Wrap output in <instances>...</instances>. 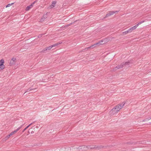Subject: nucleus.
<instances>
[{
	"label": "nucleus",
	"instance_id": "1",
	"mask_svg": "<svg viewBox=\"0 0 151 151\" xmlns=\"http://www.w3.org/2000/svg\"><path fill=\"white\" fill-rule=\"evenodd\" d=\"M125 103L123 102L116 106L110 111V114L114 115L117 113L119 110L124 106Z\"/></svg>",
	"mask_w": 151,
	"mask_h": 151
},
{
	"label": "nucleus",
	"instance_id": "2",
	"mask_svg": "<svg viewBox=\"0 0 151 151\" xmlns=\"http://www.w3.org/2000/svg\"><path fill=\"white\" fill-rule=\"evenodd\" d=\"M5 63L4 60V59H2L0 60V70H3L5 68V65H4Z\"/></svg>",
	"mask_w": 151,
	"mask_h": 151
},
{
	"label": "nucleus",
	"instance_id": "3",
	"mask_svg": "<svg viewBox=\"0 0 151 151\" xmlns=\"http://www.w3.org/2000/svg\"><path fill=\"white\" fill-rule=\"evenodd\" d=\"M62 43V42H59L58 43H56L55 44L52 45H51L47 47H46L45 48V50H50L52 47H55L59 45L60 44Z\"/></svg>",
	"mask_w": 151,
	"mask_h": 151
},
{
	"label": "nucleus",
	"instance_id": "4",
	"mask_svg": "<svg viewBox=\"0 0 151 151\" xmlns=\"http://www.w3.org/2000/svg\"><path fill=\"white\" fill-rule=\"evenodd\" d=\"M17 59L15 58H12L10 61L9 65L10 66H12L16 63Z\"/></svg>",
	"mask_w": 151,
	"mask_h": 151
},
{
	"label": "nucleus",
	"instance_id": "5",
	"mask_svg": "<svg viewBox=\"0 0 151 151\" xmlns=\"http://www.w3.org/2000/svg\"><path fill=\"white\" fill-rule=\"evenodd\" d=\"M118 12L117 11H116L115 12L109 11L108 12V13L106 15L105 17H109L111 15H113L114 14L117 13Z\"/></svg>",
	"mask_w": 151,
	"mask_h": 151
},
{
	"label": "nucleus",
	"instance_id": "6",
	"mask_svg": "<svg viewBox=\"0 0 151 151\" xmlns=\"http://www.w3.org/2000/svg\"><path fill=\"white\" fill-rule=\"evenodd\" d=\"M107 42V40L106 39L102 40H101L100 42H99L98 43H97L96 44H95L94 45H92V46H95L97 45H100L101 44H103L104 43H106Z\"/></svg>",
	"mask_w": 151,
	"mask_h": 151
},
{
	"label": "nucleus",
	"instance_id": "7",
	"mask_svg": "<svg viewBox=\"0 0 151 151\" xmlns=\"http://www.w3.org/2000/svg\"><path fill=\"white\" fill-rule=\"evenodd\" d=\"M48 15L47 13L44 14L40 20L41 22H43L47 17Z\"/></svg>",
	"mask_w": 151,
	"mask_h": 151
},
{
	"label": "nucleus",
	"instance_id": "8",
	"mask_svg": "<svg viewBox=\"0 0 151 151\" xmlns=\"http://www.w3.org/2000/svg\"><path fill=\"white\" fill-rule=\"evenodd\" d=\"M36 2V1L32 3L29 6H27L25 10L26 11H28L29 10L31 9L32 8L33 6V5L35 2Z\"/></svg>",
	"mask_w": 151,
	"mask_h": 151
},
{
	"label": "nucleus",
	"instance_id": "9",
	"mask_svg": "<svg viewBox=\"0 0 151 151\" xmlns=\"http://www.w3.org/2000/svg\"><path fill=\"white\" fill-rule=\"evenodd\" d=\"M87 147L86 146H83L79 147L80 151H86L87 150Z\"/></svg>",
	"mask_w": 151,
	"mask_h": 151
},
{
	"label": "nucleus",
	"instance_id": "10",
	"mask_svg": "<svg viewBox=\"0 0 151 151\" xmlns=\"http://www.w3.org/2000/svg\"><path fill=\"white\" fill-rule=\"evenodd\" d=\"M142 23L141 22L139 23L137 25L134 26L133 27H131L130 28L132 31L135 30L137 27L139 25V24H140Z\"/></svg>",
	"mask_w": 151,
	"mask_h": 151
},
{
	"label": "nucleus",
	"instance_id": "11",
	"mask_svg": "<svg viewBox=\"0 0 151 151\" xmlns=\"http://www.w3.org/2000/svg\"><path fill=\"white\" fill-rule=\"evenodd\" d=\"M142 23L141 22L139 23L137 25L134 26L133 27H131L130 28L132 31L135 30L137 27L139 25V24H140Z\"/></svg>",
	"mask_w": 151,
	"mask_h": 151
},
{
	"label": "nucleus",
	"instance_id": "12",
	"mask_svg": "<svg viewBox=\"0 0 151 151\" xmlns=\"http://www.w3.org/2000/svg\"><path fill=\"white\" fill-rule=\"evenodd\" d=\"M142 23L141 22L139 23L137 25L134 26L133 27H131L130 28L132 31L135 30L137 27L139 25V24H140Z\"/></svg>",
	"mask_w": 151,
	"mask_h": 151
},
{
	"label": "nucleus",
	"instance_id": "13",
	"mask_svg": "<svg viewBox=\"0 0 151 151\" xmlns=\"http://www.w3.org/2000/svg\"><path fill=\"white\" fill-rule=\"evenodd\" d=\"M142 23L141 22L139 23L137 25L134 26L133 27H131L130 28L132 31L135 30L137 27L139 25V24H140Z\"/></svg>",
	"mask_w": 151,
	"mask_h": 151
},
{
	"label": "nucleus",
	"instance_id": "14",
	"mask_svg": "<svg viewBox=\"0 0 151 151\" xmlns=\"http://www.w3.org/2000/svg\"><path fill=\"white\" fill-rule=\"evenodd\" d=\"M56 3V1H52V4L50 5V6L51 8H53L55 6Z\"/></svg>",
	"mask_w": 151,
	"mask_h": 151
},
{
	"label": "nucleus",
	"instance_id": "15",
	"mask_svg": "<svg viewBox=\"0 0 151 151\" xmlns=\"http://www.w3.org/2000/svg\"><path fill=\"white\" fill-rule=\"evenodd\" d=\"M14 134L12 132L11 133H10L8 135H7L6 137V138L7 139H9L10 137Z\"/></svg>",
	"mask_w": 151,
	"mask_h": 151
},
{
	"label": "nucleus",
	"instance_id": "16",
	"mask_svg": "<svg viewBox=\"0 0 151 151\" xmlns=\"http://www.w3.org/2000/svg\"><path fill=\"white\" fill-rule=\"evenodd\" d=\"M14 134L12 132L11 133H10L8 135H7L6 137V138L7 139H9L10 137Z\"/></svg>",
	"mask_w": 151,
	"mask_h": 151
},
{
	"label": "nucleus",
	"instance_id": "17",
	"mask_svg": "<svg viewBox=\"0 0 151 151\" xmlns=\"http://www.w3.org/2000/svg\"><path fill=\"white\" fill-rule=\"evenodd\" d=\"M21 127H19L17 128L16 130L12 132L14 134H15L21 128Z\"/></svg>",
	"mask_w": 151,
	"mask_h": 151
},
{
	"label": "nucleus",
	"instance_id": "18",
	"mask_svg": "<svg viewBox=\"0 0 151 151\" xmlns=\"http://www.w3.org/2000/svg\"><path fill=\"white\" fill-rule=\"evenodd\" d=\"M14 4V3H12V4H7L6 6V8H7L8 7H10V6H12V5L13 4Z\"/></svg>",
	"mask_w": 151,
	"mask_h": 151
},
{
	"label": "nucleus",
	"instance_id": "19",
	"mask_svg": "<svg viewBox=\"0 0 151 151\" xmlns=\"http://www.w3.org/2000/svg\"><path fill=\"white\" fill-rule=\"evenodd\" d=\"M128 33V32H127V30L124 32H123V34L124 35H126Z\"/></svg>",
	"mask_w": 151,
	"mask_h": 151
},
{
	"label": "nucleus",
	"instance_id": "20",
	"mask_svg": "<svg viewBox=\"0 0 151 151\" xmlns=\"http://www.w3.org/2000/svg\"><path fill=\"white\" fill-rule=\"evenodd\" d=\"M132 32V31L130 28L127 30V32H128V33H130Z\"/></svg>",
	"mask_w": 151,
	"mask_h": 151
},
{
	"label": "nucleus",
	"instance_id": "21",
	"mask_svg": "<svg viewBox=\"0 0 151 151\" xmlns=\"http://www.w3.org/2000/svg\"><path fill=\"white\" fill-rule=\"evenodd\" d=\"M129 62H125L124 64V65H128L129 64Z\"/></svg>",
	"mask_w": 151,
	"mask_h": 151
},
{
	"label": "nucleus",
	"instance_id": "22",
	"mask_svg": "<svg viewBox=\"0 0 151 151\" xmlns=\"http://www.w3.org/2000/svg\"><path fill=\"white\" fill-rule=\"evenodd\" d=\"M29 126V125L27 126L26 127L23 131V132H24Z\"/></svg>",
	"mask_w": 151,
	"mask_h": 151
},
{
	"label": "nucleus",
	"instance_id": "23",
	"mask_svg": "<svg viewBox=\"0 0 151 151\" xmlns=\"http://www.w3.org/2000/svg\"><path fill=\"white\" fill-rule=\"evenodd\" d=\"M151 119V117L150 118V119Z\"/></svg>",
	"mask_w": 151,
	"mask_h": 151
},
{
	"label": "nucleus",
	"instance_id": "24",
	"mask_svg": "<svg viewBox=\"0 0 151 151\" xmlns=\"http://www.w3.org/2000/svg\"><path fill=\"white\" fill-rule=\"evenodd\" d=\"M144 22V21H142V22Z\"/></svg>",
	"mask_w": 151,
	"mask_h": 151
}]
</instances>
